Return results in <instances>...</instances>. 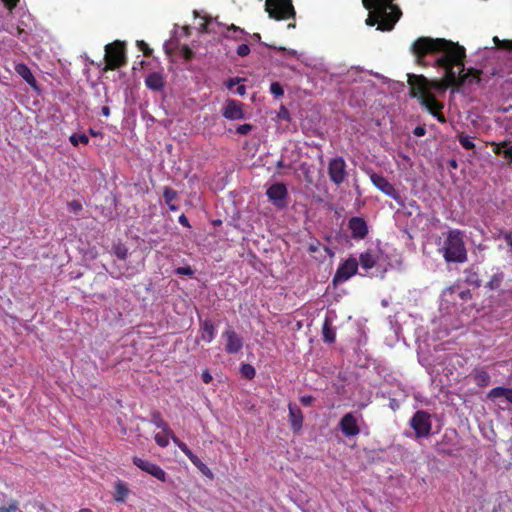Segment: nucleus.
<instances>
[{
	"instance_id": "f257e3e1",
	"label": "nucleus",
	"mask_w": 512,
	"mask_h": 512,
	"mask_svg": "<svg viewBox=\"0 0 512 512\" xmlns=\"http://www.w3.org/2000/svg\"><path fill=\"white\" fill-rule=\"evenodd\" d=\"M416 63L422 67L434 66L444 69V81L428 80L423 75L408 74L410 95L419 100L433 117L445 123L441 110L443 103L431 92L452 87L459 90L465 85L480 84L482 70L465 68L466 50L458 43L444 38L420 37L411 47Z\"/></svg>"
},
{
	"instance_id": "f03ea898",
	"label": "nucleus",
	"mask_w": 512,
	"mask_h": 512,
	"mask_svg": "<svg viewBox=\"0 0 512 512\" xmlns=\"http://www.w3.org/2000/svg\"><path fill=\"white\" fill-rule=\"evenodd\" d=\"M394 0H362V5L369 11L366 25L375 26L380 31H391L402 16L400 7Z\"/></svg>"
},
{
	"instance_id": "7ed1b4c3",
	"label": "nucleus",
	"mask_w": 512,
	"mask_h": 512,
	"mask_svg": "<svg viewBox=\"0 0 512 512\" xmlns=\"http://www.w3.org/2000/svg\"><path fill=\"white\" fill-rule=\"evenodd\" d=\"M465 232L460 229H450L443 233V242L438 248L446 263L462 264L468 260L465 244Z\"/></svg>"
},
{
	"instance_id": "20e7f679",
	"label": "nucleus",
	"mask_w": 512,
	"mask_h": 512,
	"mask_svg": "<svg viewBox=\"0 0 512 512\" xmlns=\"http://www.w3.org/2000/svg\"><path fill=\"white\" fill-rule=\"evenodd\" d=\"M105 67L103 71H113L127 64L126 44L115 40L105 46Z\"/></svg>"
},
{
	"instance_id": "39448f33",
	"label": "nucleus",
	"mask_w": 512,
	"mask_h": 512,
	"mask_svg": "<svg viewBox=\"0 0 512 512\" xmlns=\"http://www.w3.org/2000/svg\"><path fill=\"white\" fill-rule=\"evenodd\" d=\"M265 10L275 20H286L295 17L292 0H266Z\"/></svg>"
},
{
	"instance_id": "423d86ee",
	"label": "nucleus",
	"mask_w": 512,
	"mask_h": 512,
	"mask_svg": "<svg viewBox=\"0 0 512 512\" xmlns=\"http://www.w3.org/2000/svg\"><path fill=\"white\" fill-rule=\"evenodd\" d=\"M415 432L416 438H426L431 434V415L427 411L418 410L414 413L409 422Z\"/></svg>"
},
{
	"instance_id": "0eeeda50",
	"label": "nucleus",
	"mask_w": 512,
	"mask_h": 512,
	"mask_svg": "<svg viewBox=\"0 0 512 512\" xmlns=\"http://www.w3.org/2000/svg\"><path fill=\"white\" fill-rule=\"evenodd\" d=\"M327 172L329 179L332 183L339 186L342 184L347 176V164L343 157L337 156L329 160Z\"/></svg>"
},
{
	"instance_id": "6e6552de",
	"label": "nucleus",
	"mask_w": 512,
	"mask_h": 512,
	"mask_svg": "<svg viewBox=\"0 0 512 512\" xmlns=\"http://www.w3.org/2000/svg\"><path fill=\"white\" fill-rule=\"evenodd\" d=\"M269 201L278 209L287 207L288 190L284 183H274L267 190Z\"/></svg>"
},
{
	"instance_id": "1a4fd4ad",
	"label": "nucleus",
	"mask_w": 512,
	"mask_h": 512,
	"mask_svg": "<svg viewBox=\"0 0 512 512\" xmlns=\"http://www.w3.org/2000/svg\"><path fill=\"white\" fill-rule=\"evenodd\" d=\"M358 265V261L353 257L341 263L333 277V284L337 285L338 283L345 282L354 276L358 271Z\"/></svg>"
},
{
	"instance_id": "9d476101",
	"label": "nucleus",
	"mask_w": 512,
	"mask_h": 512,
	"mask_svg": "<svg viewBox=\"0 0 512 512\" xmlns=\"http://www.w3.org/2000/svg\"><path fill=\"white\" fill-rule=\"evenodd\" d=\"M222 338L226 341L225 350L228 354H236L243 348L242 337L231 326L222 333Z\"/></svg>"
},
{
	"instance_id": "9b49d317",
	"label": "nucleus",
	"mask_w": 512,
	"mask_h": 512,
	"mask_svg": "<svg viewBox=\"0 0 512 512\" xmlns=\"http://www.w3.org/2000/svg\"><path fill=\"white\" fill-rule=\"evenodd\" d=\"M348 229L351 232V237L354 240H363L369 233V228L366 220L363 217L354 216L348 221Z\"/></svg>"
},
{
	"instance_id": "f8f14e48",
	"label": "nucleus",
	"mask_w": 512,
	"mask_h": 512,
	"mask_svg": "<svg viewBox=\"0 0 512 512\" xmlns=\"http://www.w3.org/2000/svg\"><path fill=\"white\" fill-rule=\"evenodd\" d=\"M133 464L142 471H145L153 477L157 478L158 480L163 482L166 481V473L159 465L143 460L136 456L133 457Z\"/></svg>"
},
{
	"instance_id": "ddd939ff",
	"label": "nucleus",
	"mask_w": 512,
	"mask_h": 512,
	"mask_svg": "<svg viewBox=\"0 0 512 512\" xmlns=\"http://www.w3.org/2000/svg\"><path fill=\"white\" fill-rule=\"evenodd\" d=\"M370 179L374 186L381 192H383L385 195L389 196L394 200L399 199V194L397 190L384 176L379 175L377 173H372L370 175Z\"/></svg>"
},
{
	"instance_id": "4468645a",
	"label": "nucleus",
	"mask_w": 512,
	"mask_h": 512,
	"mask_svg": "<svg viewBox=\"0 0 512 512\" xmlns=\"http://www.w3.org/2000/svg\"><path fill=\"white\" fill-rule=\"evenodd\" d=\"M222 115L228 120L244 119L243 104L234 99L226 100L222 109Z\"/></svg>"
},
{
	"instance_id": "2eb2a0df",
	"label": "nucleus",
	"mask_w": 512,
	"mask_h": 512,
	"mask_svg": "<svg viewBox=\"0 0 512 512\" xmlns=\"http://www.w3.org/2000/svg\"><path fill=\"white\" fill-rule=\"evenodd\" d=\"M174 444L189 458V460L205 475L212 477L211 470L204 464L200 458L195 455L191 449L180 439H174Z\"/></svg>"
},
{
	"instance_id": "dca6fc26",
	"label": "nucleus",
	"mask_w": 512,
	"mask_h": 512,
	"mask_svg": "<svg viewBox=\"0 0 512 512\" xmlns=\"http://www.w3.org/2000/svg\"><path fill=\"white\" fill-rule=\"evenodd\" d=\"M339 428L346 437H354L360 433L357 419L353 413H346L339 422Z\"/></svg>"
},
{
	"instance_id": "f3484780",
	"label": "nucleus",
	"mask_w": 512,
	"mask_h": 512,
	"mask_svg": "<svg viewBox=\"0 0 512 512\" xmlns=\"http://www.w3.org/2000/svg\"><path fill=\"white\" fill-rule=\"evenodd\" d=\"M289 422L294 433H299L303 426V413L295 403H289Z\"/></svg>"
},
{
	"instance_id": "a211bd4d",
	"label": "nucleus",
	"mask_w": 512,
	"mask_h": 512,
	"mask_svg": "<svg viewBox=\"0 0 512 512\" xmlns=\"http://www.w3.org/2000/svg\"><path fill=\"white\" fill-rule=\"evenodd\" d=\"M503 282L504 274L502 272H498L491 277L485 287L489 288L490 290H500L501 294L505 295L507 293L510 297H512V289L508 287V282H506L504 287H502Z\"/></svg>"
},
{
	"instance_id": "6ab92c4d",
	"label": "nucleus",
	"mask_w": 512,
	"mask_h": 512,
	"mask_svg": "<svg viewBox=\"0 0 512 512\" xmlns=\"http://www.w3.org/2000/svg\"><path fill=\"white\" fill-rule=\"evenodd\" d=\"M469 376L480 388L487 387L491 383V377L484 367H475Z\"/></svg>"
},
{
	"instance_id": "aec40b11",
	"label": "nucleus",
	"mask_w": 512,
	"mask_h": 512,
	"mask_svg": "<svg viewBox=\"0 0 512 512\" xmlns=\"http://www.w3.org/2000/svg\"><path fill=\"white\" fill-rule=\"evenodd\" d=\"M151 423L154 424L157 428L161 429L164 433L170 435L171 440L174 442V439H179L173 430L170 428L169 424L163 419L161 413L157 410H154L150 414Z\"/></svg>"
},
{
	"instance_id": "412c9836",
	"label": "nucleus",
	"mask_w": 512,
	"mask_h": 512,
	"mask_svg": "<svg viewBox=\"0 0 512 512\" xmlns=\"http://www.w3.org/2000/svg\"><path fill=\"white\" fill-rule=\"evenodd\" d=\"M145 85L153 91H160L164 88L165 80L161 72L149 73L145 78Z\"/></svg>"
},
{
	"instance_id": "4be33fe9",
	"label": "nucleus",
	"mask_w": 512,
	"mask_h": 512,
	"mask_svg": "<svg viewBox=\"0 0 512 512\" xmlns=\"http://www.w3.org/2000/svg\"><path fill=\"white\" fill-rule=\"evenodd\" d=\"M379 261V255L372 249H367L359 256V263L364 270L372 269Z\"/></svg>"
},
{
	"instance_id": "5701e85b",
	"label": "nucleus",
	"mask_w": 512,
	"mask_h": 512,
	"mask_svg": "<svg viewBox=\"0 0 512 512\" xmlns=\"http://www.w3.org/2000/svg\"><path fill=\"white\" fill-rule=\"evenodd\" d=\"M16 73L23 78L32 88L38 89L37 81L32 74L30 68L24 63H18L15 65Z\"/></svg>"
},
{
	"instance_id": "b1692460",
	"label": "nucleus",
	"mask_w": 512,
	"mask_h": 512,
	"mask_svg": "<svg viewBox=\"0 0 512 512\" xmlns=\"http://www.w3.org/2000/svg\"><path fill=\"white\" fill-rule=\"evenodd\" d=\"M201 338L203 341L210 343L216 336L214 324L210 319H205L200 322Z\"/></svg>"
},
{
	"instance_id": "393cba45",
	"label": "nucleus",
	"mask_w": 512,
	"mask_h": 512,
	"mask_svg": "<svg viewBox=\"0 0 512 512\" xmlns=\"http://www.w3.org/2000/svg\"><path fill=\"white\" fill-rule=\"evenodd\" d=\"M247 35L248 32H246L244 29L231 24L229 27H227V32L224 34V37L236 41H248Z\"/></svg>"
},
{
	"instance_id": "a878e982",
	"label": "nucleus",
	"mask_w": 512,
	"mask_h": 512,
	"mask_svg": "<svg viewBox=\"0 0 512 512\" xmlns=\"http://www.w3.org/2000/svg\"><path fill=\"white\" fill-rule=\"evenodd\" d=\"M322 336H323L324 342H327V343L335 342L336 333L331 325V321L328 318H326L323 322Z\"/></svg>"
},
{
	"instance_id": "bb28decb",
	"label": "nucleus",
	"mask_w": 512,
	"mask_h": 512,
	"mask_svg": "<svg viewBox=\"0 0 512 512\" xmlns=\"http://www.w3.org/2000/svg\"><path fill=\"white\" fill-rule=\"evenodd\" d=\"M163 198L165 203L168 205L171 211H177L178 206L174 204V201L177 198V191L170 187H164L163 190Z\"/></svg>"
},
{
	"instance_id": "cd10ccee",
	"label": "nucleus",
	"mask_w": 512,
	"mask_h": 512,
	"mask_svg": "<svg viewBox=\"0 0 512 512\" xmlns=\"http://www.w3.org/2000/svg\"><path fill=\"white\" fill-rule=\"evenodd\" d=\"M129 489L122 481H118L115 485L114 500L116 502H123L128 496Z\"/></svg>"
},
{
	"instance_id": "c85d7f7f",
	"label": "nucleus",
	"mask_w": 512,
	"mask_h": 512,
	"mask_svg": "<svg viewBox=\"0 0 512 512\" xmlns=\"http://www.w3.org/2000/svg\"><path fill=\"white\" fill-rule=\"evenodd\" d=\"M69 141L73 146H78L79 143H81L83 145H87L89 143V137L84 133H82V134L74 133L69 137Z\"/></svg>"
},
{
	"instance_id": "c756f323",
	"label": "nucleus",
	"mask_w": 512,
	"mask_h": 512,
	"mask_svg": "<svg viewBox=\"0 0 512 512\" xmlns=\"http://www.w3.org/2000/svg\"><path fill=\"white\" fill-rule=\"evenodd\" d=\"M240 372L241 375L248 380H252L256 375L255 368L246 363L241 365Z\"/></svg>"
},
{
	"instance_id": "7c9ffc66",
	"label": "nucleus",
	"mask_w": 512,
	"mask_h": 512,
	"mask_svg": "<svg viewBox=\"0 0 512 512\" xmlns=\"http://www.w3.org/2000/svg\"><path fill=\"white\" fill-rule=\"evenodd\" d=\"M155 439V442L160 446V447H167L169 445V439H171L170 435H168L167 433H164L162 431V433H157L154 437Z\"/></svg>"
},
{
	"instance_id": "2f4dec72",
	"label": "nucleus",
	"mask_w": 512,
	"mask_h": 512,
	"mask_svg": "<svg viewBox=\"0 0 512 512\" xmlns=\"http://www.w3.org/2000/svg\"><path fill=\"white\" fill-rule=\"evenodd\" d=\"M458 140H459V143L462 145V147L467 150H472L475 148L474 142L467 135H463V134L459 135Z\"/></svg>"
},
{
	"instance_id": "473e14b6",
	"label": "nucleus",
	"mask_w": 512,
	"mask_h": 512,
	"mask_svg": "<svg viewBox=\"0 0 512 512\" xmlns=\"http://www.w3.org/2000/svg\"><path fill=\"white\" fill-rule=\"evenodd\" d=\"M493 42L499 49L512 51V40H500L497 36L493 38Z\"/></svg>"
},
{
	"instance_id": "72a5a7b5",
	"label": "nucleus",
	"mask_w": 512,
	"mask_h": 512,
	"mask_svg": "<svg viewBox=\"0 0 512 512\" xmlns=\"http://www.w3.org/2000/svg\"><path fill=\"white\" fill-rule=\"evenodd\" d=\"M114 254L120 260H126L128 256V249L123 244H118L114 247Z\"/></svg>"
},
{
	"instance_id": "f704fd0d",
	"label": "nucleus",
	"mask_w": 512,
	"mask_h": 512,
	"mask_svg": "<svg viewBox=\"0 0 512 512\" xmlns=\"http://www.w3.org/2000/svg\"><path fill=\"white\" fill-rule=\"evenodd\" d=\"M509 141H502V142H492L491 146L493 147V152L496 155H503V150L506 149V147L509 145Z\"/></svg>"
},
{
	"instance_id": "c9c22d12",
	"label": "nucleus",
	"mask_w": 512,
	"mask_h": 512,
	"mask_svg": "<svg viewBox=\"0 0 512 512\" xmlns=\"http://www.w3.org/2000/svg\"><path fill=\"white\" fill-rule=\"evenodd\" d=\"M506 388L505 387H495L491 389L488 393V398L490 399H496L499 397H504Z\"/></svg>"
},
{
	"instance_id": "e433bc0d",
	"label": "nucleus",
	"mask_w": 512,
	"mask_h": 512,
	"mask_svg": "<svg viewBox=\"0 0 512 512\" xmlns=\"http://www.w3.org/2000/svg\"><path fill=\"white\" fill-rule=\"evenodd\" d=\"M270 92L276 97H281L284 95V89L279 82L271 83Z\"/></svg>"
},
{
	"instance_id": "4c0bfd02",
	"label": "nucleus",
	"mask_w": 512,
	"mask_h": 512,
	"mask_svg": "<svg viewBox=\"0 0 512 512\" xmlns=\"http://www.w3.org/2000/svg\"><path fill=\"white\" fill-rule=\"evenodd\" d=\"M17 511H19V505L16 500H12L6 506L0 507V512H17Z\"/></svg>"
},
{
	"instance_id": "58836bf2",
	"label": "nucleus",
	"mask_w": 512,
	"mask_h": 512,
	"mask_svg": "<svg viewBox=\"0 0 512 512\" xmlns=\"http://www.w3.org/2000/svg\"><path fill=\"white\" fill-rule=\"evenodd\" d=\"M236 53L238 56L240 57H246L249 55L250 53V47L248 46L247 43H242L241 45H239L236 49Z\"/></svg>"
},
{
	"instance_id": "ea45409f",
	"label": "nucleus",
	"mask_w": 512,
	"mask_h": 512,
	"mask_svg": "<svg viewBox=\"0 0 512 512\" xmlns=\"http://www.w3.org/2000/svg\"><path fill=\"white\" fill-rule=\"evenodd\" d=\"M253 129V126L249 123H245V124H242V125H239L237 128H236V132L240 135H247L249 132H251Z\"/></svg>"
},
{
	"instance_id": "a19ab883",
	"label": "nucleus",
	"mask_w": 512,
	"mask_h": 512,
	"mask_svg": "<svg viewBox=\"0 0 512 512\" xmlns=\"http://www.w3.org/2000/svg\"><path fill=\"white\" fill-rule=\"evenodd\" d=\"M181 55L185 60L189 61L194 57V52L187 45H184L181 48Z\"/></svg>"
},
{
	"instance_id": "79ce46f5",
	"label": "nucleus",
	"mask_w": 512,
	"mask_h": 512,
	"mask_svg": "<svg viewBox=\"0 0 512 512\" xmlns=\"http://www.w3.org/2000/svg\"><path fill=\"white\" fill-rule=\"evenodd\" d=\"M138 47L143 52L144 56L149 57L152 54V49L144 41H138Z\"/></svg>"
},
{
	"instance_id": "37998d69",
	"label": "nucleus",
	"mask_w": 512,
	"mask_h": 512,
	"mask_svg": "<svg viewBox=\"0 0 512 512\" xmlns=\"http://www.w3.org/2000/svg\"><path fill=\"white\" fill-rule=\"evenodd\" d=\"M68 207L74 213H79L83 208L82 204L77 200H73V201L69 202Z\"/></svg>"
},
{
	"instance_id": "c03bdc74",
	"label": "nucleus",
	"mask_w": 512,
	"mask_h": 512,
	"mask_svg": "<svg viewBox=\"0 0 512 512\" xmlns=\"http://www.w3.org/2000/svg\"><path fill=\"white\" fill-rule=\"evenodd\" d=\"M176 274L192 276L194 271L190 266H183L176 269Z\"/></svg>"
},
{
	"instance_id": "a18cd8bd",
	"label": "nucleus",
	"mask_w": 512,
	"mask_h": 512,
	"mask_svg": "<svg viewBox=\"0 0 512 512\" xmlns=\"http://www.w3.org/2000/svg\"><path fill=\"white\" fill-rule=\"evenodd\" d=\"M299 401L303 406H311L315 401V398L311 395H304L299 398Z\"/></svg>"
},
{
	"instance_id": "49530a36",
	"label": "nucleus",
	"mask_w": 512,
	"mask_h": 512,
	"mask_svg": "<svg viewBox=\"0 0 512 512\" xmlns=\"http://www.w3.org/2000/svg\"><path fill=\"white\" fill-rule=\"evenodd\" d=\"M503 157L508 161V163H512V144L509 143V145L506 147V149L503 150Z\"/></svg>"
},
{
	"instance_id": "de8ad7c7",
	"label": "nucleus",
	"mask_w": 512,
	"mask_h": 512,
	"mask_svg": "<svg viewBox=\"0 0 512 512\" xmlns=\"http://www.w3.org/2000/svg\"><path fill=\"white\" fill-rule=\"evenodd\" d=\"M2 2L9 11H12L17 6L19 0H2Z\"/></svg>"
},
{
	"instance_id": "09e8293b",
	"label": "nucleus",
	"mask_w": 512,
	"mask_h": 512,
	"mask_svg": "<svg viewBox=\"0 0 512 512\" xmlns=\"http://www.w3.org/2000/svg\"><path fill=\"white\" fill-rule=\"evenodd\" d=\"M413 134L417 137H422L426 134V129L424 126H417L415 127Z\"/></svg>"
},
{
	"instance_id": "8fccbe9b",
	"label": "nucleus",
	"mask_w": 512,
	"mask_h": 512,
	"mask_svg": "<svg viewBox=\"0 0 512 512\" xmlns=\"http://www.w3.org/2000/svg\"><path fill=\"white\" fill-rule=\"evenodd\" d=\"M239 82H240V78H230L226 82V87L231 90Z\"/></svg>"
},
{
	"instance_id": "3c124183",
	"label": "nucleus",
	"mask_w": 512,
	"mask_h": 512,
	"mask_svg": "<svg viewBox=\"0 0 512 512\" xmlns=\"http://www.w3.org/2000/svg\"><path fill=\"white\" fill-rule=\"evenodd\" d=\"M247 39L249 41H253V42H261V35L259 33H253V34H249L247 35Z\"/></svg>"
},
{
	"instance_id": "603ef678",
	"label": "nucleus",
	"mask_w": 512,
	"mask_h": 512,
	"mask_svg": "<svg viewBox=\"0 0 512 512\" xmlns=\"http://www.w3.org/2000/svg\"><path fill=\"white\" fill-rule=\"evenodd\" d=\"M212 379V375L207 370L202 373V380L204 383L208 384Z\"/></svg>"
},
{
	"instance_id": "864d4df0",
	"label": "nucleus",
	"mask_w": 512,
	"mask_h": 512,
	"mask_svg": "<svg viewBox=\"0 0 512 512\" xmlns=\"http://www.w3.org/2000/svg\"><path fill=\"white\" fill-rule=\"evenodd\" d=\"M503 238L507 245L512 248V231L504 233Z\"/></svg>"
},
{
	"instance_id": "5fc2aeb1",
	"label": "nucleus",
	"mask_w": 512,
	"mask_h": 512,
	"mask_svg": "<svg viewBox=\"0 0 512 512\" xmlns=\"http://www.w3.org/2000/svg\"><path fill=\"white\" fill-rule=\"evenodd\" d=\"M179 222H180V224H182L185 227H190L189 221H188L187 217L184 214H182L179 217Z\"/></svg>"
},
{
	"instance_id": "6e6d98bb",
	"label": "nucleus",
	"mask_w": 512,
	"mask_h": 512,
	"mask_svg": "<svg viewBox=\"0 0 512 512\" xmlns=\"http://www.w3.org/2000/svg\"><path fill=\"white\" fill-rule=\"evenodd\" d=\"M505 395L504 397L506 398V400L508 402H510L512 404V389L511 388H506V391H505Z\"/></svg>"
},
{
	"instance_id": "4d7b16f0",
	"label": "nucleus",
	"mask_w": 512,
	"mask_h": 512,
	"mask_svg": "<svg viewBox=\"0 0 512 512\" xmlns=\"http://www.w3.org/2000/svg\"><path fill=\"white\" fill-rule=\"evenodd\" d=\"M237 94L243 96L246 93V88L244 85H240L236 89Z\"/></svg>"
},
{
	"instance_id": "13d9d810",
	"label": "nucleus",
	"mask_w": 512,
	"mask_h": 512,
	"mask_svg": "<svg viewBox=\"0 0 512 512\" xmlns=\"http://www.w3.org/2000/svg\"><path fill=\"white\" fill-rule=\"evenodd\" d=\"M101 113L103 116L108 117L110 115V108L108 106H103L101 108Z\"/></svg>"
},
{
	"instance_id": "bf43d9fd",
	"label": "nucleus",
	"mask_w": 512,
	"mask_h": 512,
	"mask_svg": "<svg viewBox=\"0 0 512 512\" xmlns=\"http://www.w3.org/2000/svg\"><path fill=\"white\" fill-rule=\"evenodd\" d=\"M89 133L90 135L92 136H97L98 135V132H96L95 130H93L92 128L89 129Z\"/></svg>"
},
{
	"instance_id": "052dcab7",
	"label": "nucleus",
	"mask_w": 512,
	"mask_h": 512,
	"mask_svg": "<svg viewBox=\"0 0 512 512\" xmlns=\"http://www.w3.org/2000/svg\"><path fill=\"white\" fill-rule=\"evenodd\" d=\"M451 166H452V167H454V168H456V167H457L456 161H454V160H453V161L451 162Z\"/></svg>"
},
{
	"instance_id": "680f3d73",
	"label": "nucleus",
	"mask_w": 512,
	"mask_h": 512,
	"mask_svg": "<svg viewBox=\"0 0 512 512\" xmlns=\"http://www.w3.org/2000/svg\"><path fill=\"white\" fill-rule=\"evenodd\" d=\"M79 512H91L89 509H81Z\"/></svg>"
}]
</instances>
